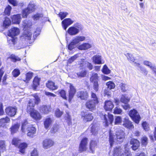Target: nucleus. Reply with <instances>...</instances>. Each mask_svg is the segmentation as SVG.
Instances as JSON below:
<instances>
[{
  "instance_id": "6e6552de",
  "label": "nucleus",
  "mask_w": 156,
  "mask_h": 156,
  "mask_svg": "<svg viewBox=\"0 0 156 156\" xmlns=\"http://www.w3.org/2000/svg\"><path fill=\"white\" fill-rule=\"evenodd\" d=\"M129 114L136 123L138 124L139 123L140 117L139 113L135 109L131 110L129 112Z\"/></svg>"
},
{
  "instance_id": "cd10ccee",
  "label": "nucleus",
  "mask_w": 156,
  "mask_h": 156,
  "mask_svg": "<svg viewBox=\"0 0 156 156\" xmlns=\"http://www.w3.org/2000/svg\"><path fill=\"white\" fill-rule=\"evenodd\" d=\"M91 47V46L90 44L85 43L79 46L78 48L80 50H86L90 48Z\"/></svg>"
},
{
  "instance_id": "a211bd4d",
  "label": "nucleus",
  "mask_w": 156,
  "mask_h": 156,
  "mask_svg": "<svg viewBox=\"0 0 156 156\" xmlns=\"http://www.w3.org/2000/svg\"><path fill=\"white\" fill-rule=\"evenodd\" d=\"M77 95L82 100H86L88 97V93L86 91H80L77 92Z\"/></svg>"
},
{
  "instance_id": "7c9ffc66",
  "label": "nucleus",
  "mask_w": 156,
  "mask_h": 156,
  "mask_svg": "<svg viewBox=\"0 0 156 156\" xmlns=\"http://www.w3.org/2000/svg\"><path fill=\"white\" fill-rule=\"evenodd\" d=\"M40 79L37 77H35L33 81L32 87L34 90H36L37 87L39 85Z\"/></svg>"
},
{
  "instance_id": "2eb2a0df",
  "label": "nucleus",
  "mask_w": 156,
  "mask_h": 156,
  "mask_svg": "<svg viewBox=\"0 0 156 156\" xmlns=\"http://www.w3.org/2000/svg\"><path fill=\"white\" fill-rule=\"evenodd\" d=\"M54 142L51 140L48 139L45 140L43 143V146L45 149L48 148L53 146Z\"/></svg>"
},
{
  "instance_id": "5701e85b",
  "label": "nucleus",
  "mask_w": 156,
  "mask_h": 156,
  "mask_svg": "<svg viewBox=\"0 0 156 156\" xmlns=\"http://www.w3.org/2000/svg\"><path fill=\"white\" fill-rule=\"evenodd\" d=\"M12 19L13 23L16 24H19L20 22L21 19V15L18 14L14 15L12 17Z\"/></svg>"
},
{
  "instance_id": "680f3d73",
  "label": "nucleus",
  "mask_w": 156,
  "mask_h": 156,
  "mask_svg": "<svg viewBox=\"0 0 156 156\" xmlns=\"http://www.w3.org/2000/svg\"><path fill=\"white\" fill-rule=\"evenodd\" d=\"M76 44H74L72 40V41L70 43V44L68 46V48L69 50H72L75 47V45Z\"/></svg>"
},
{
  "instance_id": "a19ab883",
  "label": "nucleus",
  "mask_w": 156,
  "mask_h": 156,
  "mask_svg": "<svg viewBox=\"0 0 156 156\" xmlns=\"http://www.w3.org/2000/svg\"><path fill=\"white\" fill-rule=\"evenodd\" d=\"M27 122L26 120H25L22 123L21 127V131L25 133L26 132V130L27 129V127L29 126H30V125L27 126Z\"/></svg>"
},
{
  "instance_id": "2f4dec72",
  "label": "nucleus",
  "mask_w": 156,
  "mask_h": 156,
  "mask_svg": "<svg viewBox=\"0 0 156 156\" xmlns=\"http://www.w3.org/2000/svg\"><path fill=\"white\" fill-rule=\"evenodd\" d=\"M135 66L138 67L140 69V70L145 75L147 74V71L146 70L145 68L141 66L140 65V64L137 63L136 62H135Z\"/></svg>"
},
{
  "instance_id": "13d9d810",
  "label": "nucleus",
  "mask_w": 156,
  "mask_h": 156,
  "mask_svg": "<svg viewBox=\"0 0 156 156\" xmlns=\"http://www.w3.org/2000/svg\"><path fill=\"white\" fill-rule=\"evenodd\" d=\"M20 72L19 70L17 69H14L12 72V74L13 76L16 77L20 74Z\"/></svg>"
},
{
  "instance_id": "bb28decb",
  "label": "nucleus",
  "mask_w": 156,
  "mask_h": 156,
  "mask_svg": "<svg viewBox=\"0 0 156 156\" xmlns=\"http://www.w3.org/2000/svg\"><path fill=\"white\" fill-rule=\"evenodd\" d=\"M47 87L50 89L55 90L58 88V87L55 85V83L52 81H48L46 83Z\"/></svg>"
},
{
  "instance_id": "f704fd0d",
  "label": "nucleus",
  "mask_w": 156,
  "mask_h": 156,
  "mask_svg": "<svg viewBox=\"0 0 156 156\" xmlns=\"http://www.w3.org/2000/svg\"><path fill=\"white\" fill-rule=\"evenodd\" d=\"M130 98H128V96L126 95H122L121 96L120 99V101L121 102L125 104H127V103L129 101Z\"/></svg>"
},
{
  "instance_id": "7ed1b4c3",
  "label": "nucleus",
  "mask_w": 156,
  "mask_h": 156,
  "mask_svg": "<svg viewBox=\"0 0 156 156\" xmlns=\"http://www.w3.org/2000/svg\"><path fill=\"white\" fill-rule=\"evenodd\" d=\"M83 29L82 25L78 23L74 24L73 26L69 27L67 32L71 36H75L78 34Z\"/></svg>"
},
{
  "instance_id": "412c9836",
  "label": "nucleus",
  "mask_w": 156,
  "mask_h": 156,
  "mask_svg": "<svg viewBox=\"0 0 156 156\" xmlns=\"http://www.w3.org/2000/svg\"><path fill=\"white\" fill-rule=\"evenodd\" d=\"M82 117L85 122L91 121L93 119V116L90 113H84V115L82 114Z\"/></svg>"
},
{
  "instance_id": "1a4fd4ad",
  "label": "nucleus",
  "mask_w": 156,
  "mask_h": 156,
  "mask_svg": "<svg viewBox=\"0 0 156 156\" xmlns=\"http://www.w3.org/2000/svg\"><path fill=\"white\" fill-rule=\"evenodd\" d=\"M103 118L104 120V125L106 126H108L109 124H112L113 121V115L109 114H108V115H104L103 116Z\"/></svg>"
},
{
  "instance_id": "39448f33",
  "label": "nucleus",
  "mask_w": 156,
  "mask_h": 156,
  "mask_svg": "<svg viewBox=\"0 0 156 156\" xmlns=\"http://www.w3.org/2000/svg\"><path fill=\"white\" fill-rule=\"evenodd\" d=\"M20 30L18 28H12L8 31V35L11 37V38H8V41L9 43L14 44L15 42V39L14 37L18 35L20 33Z\"/></svg>"
},
{
  "instance_id": "58836bf2",
  "label": "nucleus",
  "mask_w": 156,
  "mask_h": 156,
  "mask_svg": "<svg viewBox=\"0 0 156 156\" xmlns=\"http://www.w3.org/2000/svg\"><path fill=\"white\" fill-rule=\"evenodd\" d=\"M11 23V22L10 19L8 18H5L3 23V26L6 28L9 26Z\"/></svg>"
},
{
  "instance_id": "393cba45",
  "label": "nucleus",
  "mask_w": 156,
  "mask_h": 156,
  "mask_svg": "<svg viewBox=\"0 0 156 156\" xmlns=\"http://www.w3.org/2000/svg\"><path fill=\"white\" fill-rule=\"evenodd\" d=\"M10 119L8 117L3 118L0 119V126L2 127H4L6 123H9Z\"/></svg>"
},
{
  "instance_id": "423d86ee",
  "label": "nucleus",
  "mask_w": 156,
  "mask_h": 156,
  "mask_svg": "<svg viewBox=\"0 0 156 156\" xmlns=\"http://www.w3.org/2000/svg\"><path fill=\"white\" fill-rule=\"evenodd\" d=\"M36 9V6L33 2H30L29 4L27 7L22 11V16L23 18L27 17V16L32 12L34 11Z\"/></svg>"
},
{
  "instance_id": "f8f14e48",
  "label": "nucleus",
  "mask_w": 156,
  "mask_h": 156,
  "mask_svg": "<svg viewBox=\"0 0 156 156\" xmlns=\"http://www.w3.org/2000/svg\"><path fill=\"white\" fill-rule=\"evenodd\" d=\"M88 139L87 138H84L81 140L80 144L79 150L80 151H85L87 149Z\"/></svg>"
},
{
  "instance_id": "de8ad7c7",
  "label": "nucleus",
  "mask_w": 156,
  "mask_h": 156,
  "mask_svg": "<svg viewBox=\"0 0 156 156\" xmlns=\"http://www.w3.org/2000/svg\"><path fill=\"white\" fill-rule=\"evenodd\" d=\"M103 73L106 74H108L110 73L111 71L109 70L106 65H105L102 69Z\"/></svg>"
},
{
  "instance_id": "37998d69",
  "label": "nucleus",
  "mask_w": 156,
  "mask_h": 156,
  "mask_svg": "<svg viewBox=\"0 0 156 156\" xmlns=\"http://www.w3.org/2000/svg\"><path fill=\"white\" fill-rule=\"evenodd\" d=\"M68 13L67 12H61L58 14V16L60 18L61 20L65 18Z\"/></svg>"
},
{
  "instance_id": "473e14b6",
  "label": "nucleus",
  "mask_w": 156,
  "mask_h": 156,
  "mask_svg": "<svg viewBox=\"0 0 156 156\" xmlns=\"http://www.w3.org/2000/svg\"><path fill=\"white\" fill-rule=\"evenodd\" d=\"M143 64L144 65L149 67L153 71L156 68V66L153 65L151 62L148 61H144Z\"/></svg>"
},
{
  "instance_id": "6e6d98bb",
  "label": "nucleus",
  "mask_w": 156,
  "mask_h": 156,
  "mask_svg": "<svg viewBox=\"0 0 156 156\" xmlns=\"http://www.w3.org/2000/svg\"><path fill=\"white\" fill-rule=\"evenodd\" d=\"M40 111L41 113L48 114L50 112V108H41Z\"/></svg>"
},
{
  "instance_id": "ddd939ff",
  "label": "nucleus",
  "mask_w": 156,
  "mask_h": 156,
  "mask_svg": "<svg viewBox=\"0 0 156 156\" xmlns=\"http://www.w3.org/2000/svg\"><path fill=\"white\" fill-rule=\"evenodd\" d=\"M69 84V102L71 101L76 91V89L73 85L71 83Z\"/></svg>"
},
{
  "instance_id": "c756f323",
  "label": "nucleus",
  "mask_w": 156,
  "mask_h": 156,
  "mask_svg": "<svg viewBox=\"0 0 156 156\" xmlns=\"http://www.w3.org/2000/svg\"><path fill=\"white\" fill-rule=\"evenodd\" d=\"M20 126V124L17 123L12 125L10 128V131L12 134L16 133L18 130Z\"/></svg>"
},
{
  "instance_id": "6ab92c4d",
  "label": "nucleus",
  "mask_w": 156,
  "mask_h": 156,
  "mask_svg": "<svg viewBox=\"0 0 156 156\" xmlns=\"http://www.w3.org/2000/svg\"><path fill=\"white\" fill-rule=\"evenodd\" d=\"M123 125L125 127L129 129H132L134 127L131 122L130 121L128 117H126L124 119Z\"/></svg>"
},
{
  "instance_id": "0e129e2a",
  "label": "nucleus",
  "mask_w": 156,
  "mask_h": 156,
  "mask_svg": "<svg viewBox=\"0 0 156 156\" xmlns=\"http://www.w3.org/2000/svg\"><path fill=\"white\" fill-rule=\"evenodd\" d=\"M8 1L9 3L12 5L14 6H16L18 5V2L16 0H8Z\"/></svg>"
},
{
  "instance_id": "a878e982",
  "label": "nucleus",
  "mask_w": 156,
  "mask_h": 156,
  "mask_svg": "<svg viewBox=\"0 0 156 156\" xmlns=\"http://www.w3.org/2000/svg\"><path fill=\"white\" fill-rule=\"evenodd\" d=\"M52 120L50 118H46L44 121V127L45 129H48L52 123Z\"/></svg>"
},
{
  "instance_id": "bf43d9fd",
  "label": "nucleus",
  "mask_w": 156,
  "mask_h": 156,
  "mask_svg": "<svg viewBox=\"0 0 156 156\" xmlns=\"http://www.w3.org/2000/svg\"><path fill=\"white\" fill-rule=\"evenodd\" d=\"M81 64H84L86 65L87 66V67L90 70H92L93 68V66L92 65L91 63L89 62H83V63H81Z\"/></svg>"
},
{
  "instance_id": "72a5a7b5",
  "label": "nucleus",
  "mask_w": 156,
  "mask_h": 156,
  "mask_svg": "<svg viewBox=\"0 0 156 156\" xmlns=\"http://www.w3.org/2000/svg\"><path fill=\"white\" fill-rule=\"evenodd\" d=\"M27 147V145L25 143H22L20 144L19 146L20 152L22 154H24L25 152V149Z\"/></svg>"
},
{
  "instance_id": "4d7b16f0",
  "label": "nucleus",
  "mask_w": 156,
  "mask_h": 156,
  "mask_svg": "<svg viewBox=\"0 0 156 156\" xmlns=\"http://www.w3.org/2000/svg\"><path fill=\"white\" fill-rule=\"evenodd\" d=\"M5 145L4 141L0 140V150H4L5 149Z\"/></svg>"
},
{
  "instance_id": "69168bd1",
  "label": "nucleus",
  "mask_w": 156,
  "mask_h": 156,
  "mask_svg": "<svg viewBox=\"0 0 156 156\" xmlns=\"http://www.w3.org/2000/svg\"><path fill=\"white\" fill-rule=\"evenodd\" d=\"M59 94L61 96L65 99H66V93L65 91L64 90H62L59 92Z\"/></svg>"
},
{
  "instance_id": "774afa93",
  "label": "nucleus",
  "mask_w": 156,
  "mask_h": 156,
  "mask_svg": "<svg viewBox=\"0 0 156 156\" xmlns=\"http://www.w3.org/2000/svg\"><path fill=\"white\" fill-rule=\"evenodd\" d=\"M122 122V119L120 116H118L115 119V124H119Z\"/></svg>"
},
{
  "instance_id": "79ce46f5",
  "label": "nucleus",
  "mask_w": 156,
  "mask_h": 156,
  "mask_svg": "<svg viewBox=\"0 0 156 156\" xmlns=\"http://www.w3.org/2000/svg\"><path fill=\"white\" fill-rule=\"evenodd\" d=\"M98 130V127L96 126L95 125L93 124L91 126V131L92 134H96Z\"/></svg>"
},
{
  "instance_id": "a18cd8bd",
  "label": "nucleus",
  "mask_w": 156,
  "mask_h": 156,
  "mask_svg": "<svg viewBox=\"0 0 156 156\" xmlns=\"http://www.w3.org/2000/svg\"><path fill=\"white\" fill-rule=\"evenodd\" d=\"M59 126L57 124H54L51 130V133H55L57 132L59 129Z\"/></svg>"
},
{
  "instance_id": "f03ea898",
  "label": "nucleus",
  "mask_w": 156,
  "mask_h": 156,
  "mask_svg": "<svg viewBox=\"0 0 156 156\" xmlns=\"http://www.w3.org/2000/svg\"><path fill=\"white\" fill-rule=\"evenodd\" d=\"M115 135L113 134L111 130L109 132V141L111 147H112L114 142L118 143L122 142L125 138V134L124 131L121 129L116 132Z\"/></svg>"
},
{
  "instance_id": "052dcab7",
  "label": "nucleus",
  "mask_w": 156,
  "mask_h": 156,
  "mask_svg": "<svg viewBox=\"0 0 156 156\" xmlns=\"http://www.w3.org/2000/svg\"><path fill=\"white\" fill-rule=\"evenodd\" d=\"M86 74L85 71H82L77 73V75L79 77H84Z\"/></svg>"
},
{
  "instance_id": "c9c22d12",
  "label": "nucleus",
  "mask_w": 156,
  "mask_h": 156,
  "mask_svg": "<svg viewBox=\"0 0 156 156\" xmlns=\"http://www.w3.org/2000/svg\"><path fill=\"white\" fill-rule=\"evenodd\" d=\"M98 74L97 73H92L91 76L90 78V81L92 82H98Z\"/></svg>"
},
{
  "instance_id": "4c0bfd02",
  "label": "nucleus",
  "mask_w": 156,
  "mask_h": 156,
  "mask_svg": "<svg viewBox=\"0 0 156 156\" xmlns=\"http://www.w3.org/2000/svg\"><path fill=\"white\" fill-rule=\"evenodd\" d=\"M97 103H95V101L93 100L88 101L86 104V107H94L96 104Z\"/></svg>"
},
{
  "instance_id": "09e8293b",
  "label": "nucleus",
  "mask_w": 156,
  "mask_h": 156,
  "mask_svg": "<svg viewBox=\"0 0 156 156\" xmlns=\"http://www.w3.org/2000/svg\"><path fill=\"white\" fill-rule=\"evenodd\" d=\"M106 85L107 86L108 88L110 89H114L115 87V85L114 83L111 81L107 82Z\"/></svg>"
},
{
  "instance_id": "f257e3e1",
  "label": "nucleus",
  "mask_w": 156,
  "mask_h": 156,
  "mask_svg": "<svg viewBox=\"0 0 156 156\" xmlns=\"http://www.w3.org/2000/svg\"><path fill=\"white\" fill-rule=\"evenodd\" d=\"M23 26L24 31L20 37V40L25 44H28L32 37L31 27L32 23L31 21L24 20L23 22Z\"/></svg>"
},
{
  "instance_id": "20e7f679",
  "label": "nucleus",
  "mask_w": 156,
  "mask_h": 156,
  "mask_svg": "<svg viewBox=\"0 0 156 156\" xmlns=\"http://www.w3.org/2000/svg\"><path fill=\"white\" fill-rule=\"evenodd\" d=\"M127 145H125L124 149L120 147L115 148L114 151V156H131L129 153V149L127 147Z\"/></svg>"
},
{
  "instance_id": "864d4df0",
  "label": "nucleus",
  "mask_w": 156,
  "mask_h": 156,
  "mask_svg": "<svg viewBox=\"0 0 156 156\" xmlns=\"http://www.w3.org/2000/svg\"><path fill=\"white\" fill-rule=\"evenodd\" d=\"M20 140L18 138H14L12 140V144L16 146H17L20 144Z\"/></svg>"
},
{
  "instance_id": "9d476101",
  "label": "nucleus",
  "mask_w": 156,
  "mask_h": 156,
  "mask_svg": "<svg viewBox=\"0 0 156 156\" xmlns=\"http://www.w3.org/2000/svg\"><path fill=\"white\" fill-rule=\"evenodd\" d=\"M33 96L34 101L30 100L29 101L27 107H34L36 104H38L40 101V99L36 94H34Z\"/></svg>"
},
{
  "instance_id": "c03bdc74",
  "label": "nucleus",
  "mask_w": 156,
  "mask_h": 156,
  "mask_svg": "<svg viewBox=\"0 0 156 156\" xmlns=\"http://www.w3.org/2000/svg\"><path fill=\"white\" fill-rule=\"evenodd\" d=\"M33 74V73L32 72H29L27 73L26 75V79L24 81L26 83H28L32 78Z\"/></svg>"
},
{
  "instance_id": "603ef678",
  "label": "nucleus",
  "mask_w": 156,
  "mask_h": 156,
  "mask_svg": "<svg viewBox=\"0 0 156 156\" xmlns=\"http://www.w3.org/2000/svg\"><path fill=\"white\" fill-rule=\"evenodd\" d=\"M91 98L93 99V101H95V103H98V99L95 94L91 91Z\"/></svg>"
},
{
  "instance_id": "c85d7f7f",
  "label": "nucleus",
  "mask_w": 156,
  "mask_h": 156,
  "mask_svg": "<svg viewBox=\"0 0 156 156\" xmlns=\"http://www.w3.org/2000/svg\"><path fill=\"white\" fill-rule=\"evenodd\" d=\"M97 145V142L95 140H91L90 143L89 149L92 153H94L95 147Z\"/></svg>"
},
{
  "instance_id": "e2e57ef3",
  "label": "nucleus",
  "mask_w": 156,
  "mask_h": 156,
  "mask_svg": "<svg viewBox=\"0 0 156 156\" xmlns=\"http://www.w3.org/2000/svg\"><path fill=\"white\" fill-rule=\"evenodd\" d=\"M93 84V89L96 92H97L99 89V85L98 82H94Z\"/></svg>"
},
{
  "instance_id": "e433bc0d",
  "label": "nucleus",
  "mask_w": 156,
  "mask_h": 156,
  "mask_svg": "<svg viewBox=\"0 0 156 156\" xmlns=\"http://www.w3.org/2000/svg\"><path fill=\"white\" fill-rule=\"evenodd\" d=\"M125 55L127 57L128 60L129 62H134L135 64V62H134L135 60V59L132 54L128 53Z\"/></svg>"
},
{
  "instance_id": "9b49d317",
  "label": "nucleus",
  "mask_w": 156,
  "mask_h": 156,
  "mask_svg": "<svg viewBox=\"0 0 156 156\" xmlns=\"http://www.w3.org/2000/svg\"><path fill=\"white\" fill-rule=\"evenodd\" d=\"M74 22V21L69 18L64 19L62 22V24L63 29L66 30L67 27L71 25Z\"/></svg>"
},
{
  "instance_id": "49530a36",
  "label": "nucleus",
  "mask_w": 156,
  "mask_h": 156,
  "mask_svg": "<svg viewBox=\"0 0 156 156\" xmlns=\"http://www.w3.org/2000/svg\"><path fill=\"white\" fill-rule=\"evenodd\" d=\"M114 105L112 102L110 101H107L105 102L104 107H113Z\"/></svg>"
},
{
  "instance_id": "4be33fe9",
  "label": "nucleus",
  "mask_w": 156,
  "mask_h": 156,
  "mask_svg": "<svg viewBox=\"0 0 156 156\" xmlns=\"http://www.w3.org/2000/svg\"><path fill=\"white\" fill-rule=\"evenodd\" d=\"M16 108H6L5 111L6 113L11 116H14L16 113Z\"/></svg>"
},
{
  "instance_id": "dca6fc26",
  "label": "nucleus",
  "mask_w": 156,
  "mask_h": 156,
  "mask_svg": "<svg viewBox=\"0 0 156 156\" xmlns=\"http://www.w3.org/2000/svg\"><path fill=\"white\" fill-rule=\"evenodd\" d=\"M130 144L132 145V148L134 151L137 150L140 146V142L136 139H132L130 141Z\"/></svg>"
},
{
  "instance_id": "3c124183",
  "label": "nucleus",
  "mask_w": 156,
  "mask_h": 156,
  "mask_svg": "<svg viewBox=\"0 0 156 156\" xmlns=\"http://www.w3.org/2000/svg\"><path fill=\"white\" fill-rule=\"evenodd\" d=\"M63 113V112L61 111L59 109L57 108L55 110V115L56 117L59 118L62 116Z\"/></svg>"
},
{
  "instance_id": "8fccbe9b",
  "label": "nucleus",
  "mask_w": 156,
  "mask_h": 156,
  "mask_svg": "<svg viewBox=\"0 0 156 156\" xmlns=\"http://www.w3.org/2000/svg\"><path fill=\"white\" fill-rule=\"evenodd\" d=\"M12 9L11 7L9 5H8L5 8L4 13L5 14L9 15L10 13V11Z\"/></svg>"
},
{
  "instance_id": "4468645a",
  "label": "nucleus",
  "mask_w": 156,
  "mask_h": 156,
  "mask_svg": "<svg viewBox=\"0 0 156 156\" xmlns=\"http://www.w3.org/2000/svg\"><path fill=\"white\" fill-rule=\"evenodd\" d=\"M43 15L42 13H37L33 16L32 18L35 21L40 20L42 21H46L48 18L44 17H43Z\"/></svg>"
},
{
  "instance_id": "aec40b11",
  "label": "nucleus",
  "mask_w": 156,
  "mask_h": 156,
  "mask_svg": "<svg viewBox=\"0 0 156 156\" xmlns=\"http://www.w3.org/2000/svg\"><path fill=\"white\" fill-rule=\"evenodd\" d=\"M93 62L95 64H101L102 63V58L101 55H96L92 58Z\"/></svg>"
},
{
  "instance_id": "0eeeda50",
  "label": "nucleus",
  "mask_w": 156,
  "mask_h": 156,
  "mask_svg": "<svg viewBox=\"0 0 156 156\" xmlns=\"http://www.w3.org/2000/svg\"><path fill=\"white\" fill-rule=\"evenodd\" d=\"M27 112L33 119L36 120H40L42 118V116L39 112L34 108H27Z\"/></svg>"
},
{
  "instance_id": "ea45409f",
  "label": "nucleus",
  "mask_w": 156,
  "mask_h": 156,
  "mask_svg": "<svg viewBox=\"0 0 156 156\" xmlns=\"http://www.w3.org/2000/svg\"><path fill=\"white\" fill-rule=\"evenodd\" d=\"M10 59L12 61L14 62H16L17 61H20L21 59L15 55H11L8 58V59Z\"/></svg>"
},
{
  "instance_id": "b1692460",
  "label": "nucleus",
  "mask_w": 156,
  "mask_h": 156,
  "mask_svg": "<svg viewBox=\"0 0 156 156\" xmlns=\"http://www.w3.org/2000/svg\"><path fill=\"white\" fill-rule=\"evenodd\" d=\"M85 37L83 36H77L73 38V41L74 44H77L85 40Z\"/></svg>"
},
{
  "instance_id": "338daca9",
  "label": "nucleus",
  "mask_w": 156,
  "mask_h": 156,
  "mask_svg": "<svg viewBox=\"0 0 156 156\" xmlns=\"http://www.w3.org/2000/svg\"><path fill=\"white\" fill-rule=\"evenodd\" d=\"M142 126L144 129L146 131H147L149 130V125L146 122H143L142 124Z\"/></svg>"
},
{
  "instance_id": "5fc2aeb1",
  "label": "nucleus",
  "mask_w": 156,
  "mask_h": 156,
  "mask_svg": "<svg viewBox=\"0 0 156 156\" xmlns=\"http://www.w3.org/2000/svg\"><path fill=\"white\" fill-rule=\"evenodd\" d=\"M78 57V56L77 54L75 55L68 59V62L69 63H72Z\"/></svg>"
},
{
  "instance_id": "f3484780",
  "label": "nucleus",
  "mask_w": 156,
  "mask_h": 156,
  "mask_svg": "<svg viewBox=\"0 0 156 156\" xmlns=\"http://www.w3.org/2000/svg\"><path fill=\"white\" fill-rule=\"evenodd\" d=\"M27 135L30 137H33L34 135L36 133V129L35 127L32 126H29L27 127Z\"/></svg>"
}]
</instances>
